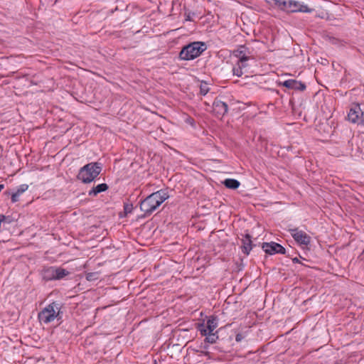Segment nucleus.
<instances>
[{
    "mask_svg": "<svg viewBox=\"0 0 364 364\" xmlns=\"http://www.w3.org/2000/svg\"><path fill=\"white\" fill-rule=\"evenodd\" d=\"M272 6L287 13H311L313 9L303 2L296 0H265Z\"/></svg>",
    "mask_w": 364,
    "mask_h": 364,
    "instance_id": "obj_1",
    "label": "nucleus"
},
{
    "mask_svg": "<svg viewBox=\"0 0 364 364\" xmlns=\"http://www.w3.org/2000/svg\"><path fill=\"white\" fill-rule=\"evenodd\" d=\"M168 198V191L161 189L151 193L143 200L140 203V209L145 215H150Z\"/></svg>",
    "mask_w": 364,
    "mask_h": 364,
    "instance_id": "obj_2",
    "label": "nucleus"
},
{
    "mask_svg": "<svg viewBox=\"0 0 364 364\" xmlns=\"http://www.w3.org/2000/svg\"><path fill=\"white\" fill-rule=\"evenodd\" d=\"M207 49L204 42L195 41L185 46L179 53V58L182 60H191L200 56Z\"/></svg>",
    "mask_w": 364,
    "mask_h": 364,
    "instance_id": "obj_3",
    "label": "nucleus"
},
{
    "mask_svg": "<svg viewBox=\"0 0 364 364\" xmlns=\"http://www.w3.org/2000/svg\"><path fill=\"white\" fill-rule=\"evenodd\" d=\"M102 166L99 163H90L80 169L77 178L84 183L93 181L100 173Z\"/></svg>",
    "mask_w": 364,
    "mask_h": 364,
    "instance_id": "obj_4",
    "label": "nucleus"
},
{
    "mask_svg": "<svg viewBox=\"0 0 364 364\" xmlns=\"http://www.w3.org/2000/svg\"><path fill=\"white\" fill-rule=\"evenodd\" d=\"M60 304L57 302L50 304L38 314L40 321L44 323H49L54 321L55 318H61L60 316Z\"/></svg>",
    "mask_w": 364,
    "mask_h": 364,
    "instance_id": "obj_5",
    "label": "nucleus"
},
{
    "mask_svg": "<svg viewBox=\"0 0 364 364\" xmlns=\"http://www.w3.org/2000/svg\"><path fill=\"white\" fill-rule=\"evenodd\" d=\"M348 119L353 123H356L364 127V111L361 109L359 105L353 106L348 114Z\"/></svg>",
    "mask_w": 364,
    "mask_h": 364,
    "instance_id": "obj_6",
    "label": "nucleus"
},
{
    "mask_svg": "<svg viewBox=\"0 0 364 364\" xmlns=\"http://www.w3.org/2000/svg\"><path fill=\"white\" fill-rule=\"evenodd\" d=\"M289 232L294 240L301 245L307 246L311 242V237L298 228L290 229Z\"/></svg>",
    "mask_w": 364,
    "mask_h": 364,
    "instance_id": "obj_7",
    "label": "nucleus"
},
{
    "mask_svg": "<svg viewBox=\"0 0 364 364\" xmlns=\"http://www.w3.org/2000/svg\"><path fill=\"white\" fill-rule=\"evenodd\" d=\"M263 250L269 255H274L276 253H279L284 255L286 253L285 248L281 245L274 242H264L262 246Z\"/></svg>",
    "mask_w": 364,
    "mask_h": 364,
    "instance_id": "obj_8",
    "label": "nucleus"
},
{
    "mask_svg": "<svg viewBox=\"0 0 364 364\" xmlns=\"http://www.w3.org/2000/svg\"><path fill=\"white\" fill-rule=\"evenodd\" d=\"M198 330L200 332L202 336H205V341L209 343H214L216 342V340L218 338L216 333L213 332H207V329L205 328V323L199 324L198 327Z\"/></svg>",
    "mask_w": 364,
    "mask_h": 364,
    "instance_id": "obj_9",
    "label": "nucleus"
},
{
    "mask_svg": "<svg viewBox=\"0 0 364 364\" xmlns=\"http://www.w3.org/2000/svg\"><path fill=\"white\" fill-rule=\"evenodd\" d=\"M282 85L284 86V87H286L289 89H292V90H304L306 89V85L300 82V81H297L296 80H285L284 82H283L282 83Z\"/></svg>",
    "mask_w": 364,
    "mask_h": 364,
    "instance_id": "obj_10",
    "label": "nucleus"
},
{
    "mask_svg": "<svg viewBox=\"0 0 364 364\" xmlns=\"http://www.w3.org/2000/svg\"><path fill=\"white\" fill-rule=\"evenodd\" d=\"M233 54L238 59L250 60L251 58V53L245 46H239L233 51Z\"/></svg>",
    "mask_w": 364,
    "mask_h": 364,
    "instance_id": "obj_11",
    "label": "nucleus"
},
{
    "mask_svg": "<svg viewBox=\"0 0 364 364\" xmlns=\"http://www.w3.org/2000/svg\"><path fill=\"white\" fill-rule=\"evenodd\" d=\"M228 105L226 103L220 100L214 102L213 111L216 114L219 116H223L228 112Z\"/></svg>",
    "mask_w": 364,
    "mask_h": 364,
    "instance_id": "obj_12",
    "label": "nucleus"
},
{
    "mask_svg": "<svg viewBox=\"0 0 364 364\" xmlns=\"http://www.w3.org/2000/svg\"><path fill=\"white\" fill-rule=\"evenodd\" d=\"M218 318L215 316H210L208 317L206 324H205V328L207 329V332H213L218 327Z\"/></svg>",
    "mask_w": 364,
    "mask_h": 364,
    "instance_id": "obj_13",
    "label": "nucleus"
},
{
    "mask_svg": "<svg viewBox=\"0 0 364 364\" xmlns=\"http://www.w3.org/2000/svg\"><path fill=\"white\" fill-rule=\"evenodd\" d=\"M11 195V199L12 203H16L20 200L21 196L23 195V186H19L16 191H12L8 192Z\"/></svg>",
    "mask_w": 364,
    "mask_h": 364,
    "instance_id": "obj_14",
    "label": "nucleus"
},
{
    "mask_svg": "<svg viewBox=\"0 0 364 364\" xmlns=\"http://www.w3.org/2000/svg\"><path fill=\"white\" fill-rule=\"evenodd\" d=\"M108 189V186L106 183L98 184L95 187H93L88 193L90 196H95L98 193L105 191Z\"/></svg>",
    "mask_w": 364,
    "mask_h": 364,
    "instance_id": "obj_15",
    "label": "nucleus"
},
{
    "mask_svg": "<svg viewBox=\"0 0 364 364\" xmlns=\"http://www.w3.org/2000/svg\"><path fill=\"white\" fill-rule=\"evenodd\" d=\"M55 267H50L46 269L43 273V277L46 280H53L55 279Z\"/></svg>",
    "mask_w": 364,
    "mask_h": 364,
    "instance_id": "obj_16",
    "label": "nucleus"
},
{
    "mask_svg": "<svg viewBox=\"0 0 364 364\" xmlns=\"http://www.w3.org/2000/svg\"><path fill=\"white\" fill-rule=\"evenodd\" d=\"M223 184L228 188L235 190L240 186V183L237 180L234 178H227L223 181Z\"/></svg>",
    "mask_w": 364,
    "mask_h": 364,
    "instance_id": "obj_17",
    "label": "nucleus"
},
{
    "mask_svg": "<svg viewBox=\"0 0 364 364\" xmlns=\"http://www.w3.org/2000/svg\"><path fill=\"white\" fill-rule=\"evenodd\" d=\"M242 252L248 255L252 250L251 240L249 235H247L245 239L242 241Z\"/></svg>",
    "mask_w": 364,
    "mask_h": 364,
    "instance_id": "obj_18",
    "label": "nucleus"
},
{
    "mask_svg": "<svg viewBox=\"0 0 364 364\" xmlns=\"http://www.w3.org/2000/svg\"><path fill=\"white\" fill-rule=\"evenodd\" d=\"M69 274V272L60 267H55V279H61Z\"/></svg>",
    "mask_w": 364,
    "mask_h": 364,
    "instance_id": "obj_19",
    "label": "nucleus"
},
{
    "mask_svg": "<svg viewBox=\"0 0 364 364\" xmlns=\"http://www.w3.org/2000/svg\"><path fill=\"white\" fill-rule=\"evenodd\" d=\"M232 73L234 75L241 77L243 74V70L240 67L235 65L232 68Z\"/></svg>",
    "mask_w": 364,
    "mask_h": 364,
    "instance_id": "obj_20",
    "label": "nucleus"
},
{
    "mask_svg": "<svg viewBox=\"0 0 364 364\" xmlns=\"http://www.w3.org/2000/svg\"><path fill=\"white\" fill-rule=\"evenodd\" d=\"M209 92V87L207 83H201L200 86V92L203 95H205Z\"/></svg>",
    "mask_w": 364,
    "mask_h": 364,
    "instance_id": "obj_21",
    "label": "nucleus"
},
{
    "mask_svg": "<svg viewBox=\"0 0 364 364\" xmlns=\"http://www.w3.org/2000/svg\"><path fill=\"white\" fill-rule=\"evenodd\" d=\"M247 60H248L238 59L236 65L237 66L240 67L243 70L247 67Z\"/></svg>",
    "mask_w": 364,
    "mask_h": 364,
    "instance_id": "obj_22",
    "label": "nucleus"
},
{
    "mask_svg": "<svg viewBox=\"0 0 364 364\" xmlns=\"http://www.w3.org/2000/svg\"><path fill=\"white\" fill-rule=\"evenodd\" d=\"M243 337L242 334L237 333L235 336V340L237 342H240L242 340Z\"/></svg>",
    "mask_w": 364,
    "mask_h": 364,
    "instance_id": "obj_23",
    "label": "nucleus"
},
{
    "mask_svg": "<svg viewBox=\"0 0 364 364\" xmlns=\"http://www.w3.org/2000/svg\"><path fill=\"white\" fill-rule=\"evenodd\" d=\"M201 354L208 356L210 358V353L208 351H201Z\"/></svg>",
    "mask_w": 364,
    "mask_h": 364,
    "instance_id": "obj_24",
    "label": "nucleus"
},
{
    "mask_svg": "<svg viewBox=\"0 0 364 364\" xmlns=\"http://www.w3.org/2000/svg\"><path fill=\"white\" fill-rule=\"evenodd\" d=\"M186 21H191V16H190V14H188L186 16Z\"/></svg>",
    "mask_w": 364,
    "mask_h": 364,
    "instance_id": "obj_25",
    "label": "nucleus"
},
{
    "mask_svg": "<svg viewBox=\"0 0 364 364\" xmlns=\"http://www.w3.org/2000/svg\"><path fill=\"white\" fill-rule=\"evenodd\" d=\"M294 262H297V261H298V259H297V258H295V259H294Z\"/></svg>",
    "mask_w": 364,
    "mask_h": 364,
    "instance_id": "obj_26",
    "label": "nucleus"
},
{
    "mask_svg": "<svg viewBox=\"0 0 364 364\" xmlns=\"http://www.w3.org/2000/svg\"><path fill=\"white\" fill-rule=\"evenodd\" d=\"M125 210H126V211L129 210V208H125Z\"/></svg>",
    "mask_w": 364,
    "mask_h": 364,
    "instance_id": "obj_27",
    "label": "nucleus"
},
{
    "mask_svg": "<svg viewBox=\"0 0 364 364\" xmlns=\"http://www.w3.org/2000/svg\"><path fill=\"white\" fill-rule=\"evenodd\" d=\"M125 210H126V211L129 210V208H125Z\"/></svg>",
    "mask_w": 364,
    "mask_h": 364,
    "instance_id": "obj_28",
    "label": "nucleus"
}]
</instances>
